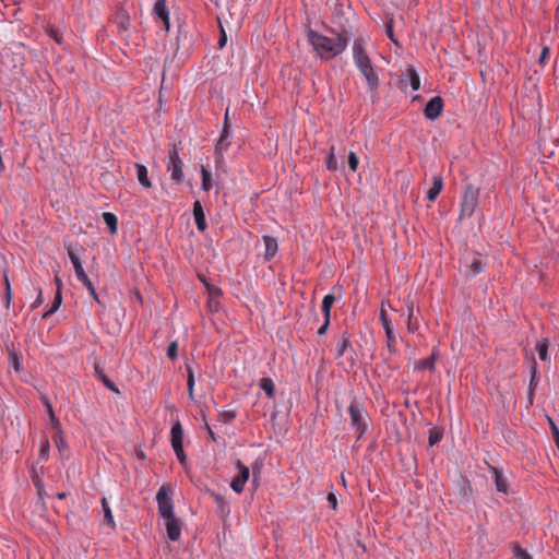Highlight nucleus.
Returning <instances> with one entry per match:
<instances>
[{
	"label": "nucleus",
	"mask_w": 559,
	"mask_h": 559,
	"mask_svg": "<svg viewBox=\"0 0 559 559\" xmlns=\"http://www.w3.org/2000/svg\"><path fill=\"white\" fill-rule=\"evenodd\" d=\"M329 32L333 36L323 35L312 28L307 31V39L316 51V55L321 60L325 61L332 60L342 55L349 43V36L346 29L336 32L331 28Z\"/></svg>",
	"instance_id": "f257e3e1"
},
{
	"label": "nucleus",
	"mask_w": 559,
	"mask_h": 559,
	"mask_svg": "<svg viewBox=\"0 0 559 559\" xmlns=\"http://www.w3.org/2000/svg\"><path fill=\"white\" fill-rule=\"evenodd\" d=\"M350 427L355 430L356 439L360 440L369 427V415L362 402L354 399L348 406Z\"/></svg>",
	"instance_id": "f03ea898"
},
{
	"label": "nucleus",
	"mask_w": 559,
	"mask_h": 559,
	"mask_svg": "<svg viewBox=\"0 0 559 559\" xmlns=\"http://www.w3.org/2000/svg\"><path fill=\"white\" fill-rule=\"evenodd\" d=\"M478 188L473 185H467L465 187L461 202L460 219L469 218L474 214L478 203Z\"/></svg>",
	"instance_id": "7ed1b4c3"
},
{
	"label": "nucleus",
	"mask_w": 559,
	"mask_h": 559,
	"mask_svg": "<svg viewBox=\"0 0 559 559\" xmlns=\"http://www.w3.org/2000/svg\"><path fill=\"white\" fill-rule=\"evenodd\" d=\"M171 448L181 465H186L187 455L183 451V429L179 421L173 424L170 429Z\"/></svg>",
	"instance_id": "20e7f679"
},
{
	"label": "nucleus",
	"mask_w": 559,
	"mask_h": 559,
	"mask_svg": "<svg viewBox=\"0 0 559 559\" xmlns=\"http://www.w3.org/2000/svg\"><path fill=\"white\" fill-rule=\"evenodd\" d=\"M485 264L480 255L467 253L462 258L461 271L467 277H474L484 271Z\"/></svg>",
	"instance_id": "39448f33"
},
{
	"label": "nucleus",
	"mask_w": 559,
	"mask_h": 559,
	"mask_svg": "<svg viewBox=\"0 0 559 559\" xmlns=\"http://www.w3.org/2000/svg\"><path fill=\"white\" fill-rule=\"evenodd\" d=\"M169 160L167 164V171L170 174V179L175 185H180L183 180V163L179 157L178 150L173 147L169 151Z\"/></svg>",
	"instance_id": "423d86ee"
},
{
	"label": "nucleus",
	"mask_w": 559,
	"mask_h": 559,
	"mask_svg": "<svg viewBox=\"0 0 559 559\" xmlns=\"http://www.w3.org/2000/svg\"><path fill=\"white\" fill-rule=\"evenodd\" d=\"M353 61L356 68L372 63L364 37H357L353 43Z\"/></svg>",
	"instance_id": "0eeeda50"
},
{
	"label": "nucleus",
	"mask_w": 559,
	"mask_h": 559,
	"mask_svg": "<svg viewBox=\"0 0 559 559\" xmlns=\"http://www.w3.org/2000/svg\"><path fill=\"white\" fill-rule=\"evenodd\" d=\"M156 501L158 506V512L163 519L175 516L173 499L168 496L164 486L158 489L156 493Z\"/></svg>",
	"instance_id": "6e6552de"
},
{
	"label": "nucleus",
	"mask_w": 559,
	"mask_h": 559,
	"mask_svg": "<svg viewBox=\"0 0 559 559\" xmlns=\"http://www.w3.org/2000/svg\"><path fill=\"white\" fill-rule=\"evenodd\" d=\"M236 467L238 468V475L233 477L230 481V488L237 492L241 493L243 491L245 485L250 477V469L248 466L242 464L240 460L236 461Z\"/></svg>",
	"instance_id": "1a4fd4ad"
},
{
	"label": "nucleus",
	"mask_w": 559,
	"mask_h": 559,
	"mask_svg": "<svg viewBox=\"0 0 559 559\" xmlns=\"http://www.w3.org/2000/svg\"><path fill=\"white\" fill-rule=\"evenodd\" d=\"M357 70L360 72V74L366 80L368 90L370 92H376L380 85V79H379L377 71L373 68V64L370 63L367 66H362L360 68H357Z\"/></svg>",
	"instance_id": "9d476101"
},
{
	"label": "nucleus",
	"mask_w": 559,
	"mask_h": 559,
	"mask_svg": "<svg viewBox=\"0 0 559 559\" xmlns=\"http://www.w3.org/2000/svg\"><path fill=\"white\" fill-rule=\"evenodd\" d=\"M443 109V99L440 96L432 97L425 106L424 114L429 120L437 119Z\"/></svg>",
	"instance_id": "9b49d317"
},
{
	"label": "nucleus",
	"mask_w": 559,
	"mask_h": 559,
	"mask_svg": "<svg viewBox=\"0 0 559 559\" xmlns=\"http://www.w3.org/2000/svg\"><path fill=\"white\" fill-rule=\"evenodd\" d=\"M153 13L156 19H158L163 25L165 31H169L170 22H169V12L166 7V0H156L153 9Z\"/></svg>",
	"instance_id": "f8f14e48"
},
{
	"label": "nucleus",
	"mask_w": 559,
	"mask_h": 559,
	"mask_svg": "<svg viewBox=\"0 0 559 559\" xmlns=\"http://www.w3.org/2000/svg\"><path fill=\"white\" fill-rule=\"evenodd\" d=\"M164 520L167 537L173 542L179 540L181 536V525L179 519L171 516Z\"/></svg>",
	"instance_id": "ddd939ff"
},
{
	"label": "nucleus",
	"mask_w": 559,
	"mask_h": 559,
	"mask_svg": "<svg viewBox=\"0 0 559 559\" xmlns=\"http://www.w3.org/2000/svg\"><path fill=\"white\" fill-rule=\"evenodd\" d=\"M67 252H68V257L73 265L78 281L80 282L82 280H85L87 277V274L84 271L81 258L70 246H67Z\"/></svg>",
	"instance_id": "4468645a"
},
{
	"label": "nucleus",
	"mask_w": 559,
	"mask_h": 559,
	"mask_svg": "<svg viewBox=\"0 0 559 559\" xmlns=\"http://www.w3.org/2000/svg\"><path fill=\"white\" fill-rule=\"evenodd\" d=\"M193 216L198 230L204 231L207 228L203 206L199 200L193 203Z\"/></svg>",
	"instance_id": "2eb2a0df"
},
{
	"label": "nucleus",
	"mask_w": 559,
	"mask_h": 559,
	"mask_svg": "<svg viewBox=\"0 0 559 559\" xmlns=\"http://www.w3.org/2000/svg\"><path fill=\"white\" fill-rule=\"evenodd\" d=\"M94 371L96 378L103 382V384L115 394H120L118 386L104 373L99 364H94Z\"/></svg>",
	"instance_id": "dca6fc26"
},
{
	"label": "nucleus",
	"mask_w": 559,
	"mask_h": 559,
	"mask_svg": "<svg viewBox=\"0 0 559 559\" xmlns=\"http://www.w3.org/2000/svg\"><path fill=\"white\" fill-rule=\"evenodd\" d=\"M263 242H264V247H265L264 259L266 261H271L274 258V255L276 254L277 249H278L277 240H276V238H274L272 236L264 235Z\"/></svg>",
	"instance_id": "f3484780"
},
{
	"label": "nucleus",
	"mask_w": 559,
	"mask_h": 559,
	"mask_svg": "<svg viewBox=\"0 0 559 559\" xmlns=\"http://www.w3.org/2000/svg\"><path fill=\"white\" fill-rule=\"evenodd\" d=\"M490 471L492 472L496 489L499 492L508 493L509 492V481L507 477L497 468L491 466Z\"/></svg>",
	"instance_id": "a211bd4d"
},
{
	"label": "nucleus",
	"mask_w": 559,
	"mask_h": 559,
	"mask_svg": "<svg viewBox=\"0 0 559 559\" xmlns=\"http://www.w3.org/2000/svg\"><path fill=\"white\" fill-rule=\"evenodd\" d=\"M229 146L230 140L218 138L214 150V158L216 164L223 163L224 154L227 152Z\"/></svg>",
	"instance_id": "6ab92c4d"
},
{
	"label": "nucleus",
	"mask_w": 559,
	"mask_h": 559,
	"mask_svg": "<svg viewBox=\"0 0 559 559\" xmlns=\"http://www.w3.org/2000/svg\"><path fill=\"white\" fill-rule=\"evenodd\" d=\"M443 188V179L439 175L432 177V186L427 191V199L435 201Z\"/></svg>",
	"instance_id": "aec40b11"
},
{
	"label": "nucleus",
	"mask_w": 559,
	"mask_h": 559,
	"mask_svg": "<svg viewBox=\"0 0 559 559\" xmlns=\"http://www.w3.org/2000/svg\"><path fill=\"white\" fill-rule=\"evenodd\" d=\"M56 283L58 285V288L56 292L55 299L51 304V307L44 312L43 318H48L49 316L53 314L59 309V307L62 302V295H61V288H60L61 281L58 276L56 277Z\"/></svg>",
	"instance_id": "412c9836"
},
{
	"label": "nucleus",
	"mask_w": 559,
	"mask_h": 559,
	"mask_svg": "<svg viewBox=\"0 0 559 559\" xmlns=\"http://www.w3.org/2000/svg\"><path fill=\"white\" fill-rule=\"evenodd\" d=\"M135 169H136V178H138L139 183L143 188L150 189L152 187V182L148 178V171H147L146 166H144L143 164H135Z\"/></svg>",
	"instance_id": "4be33fe9"
},
{
	"label": "nucleus",
	"mask_w": 559,
	"mask_h": 559,
	"mask_svg": "<svg viewBox=\"0 0 559 559\" xmlns=\"http://www.w3.org/2000/svg\"><path fill=\"white\" fill-rule=\"evenodd\" d=\"M438 357V350L433 349L431 355L427 358L420 359L415 364L416 370H433L435 369V361Z\"/></svg>",
	"instance_id": "5701e85b"
},
{
	"label": "nucleus",
	"mask_w": 559,
	"mask_h": 559,
	"mask_svg": "<svg viewBox=\"0 0 559 559\" xmlns=\"http://www.w3.org/2000/svg\"><path fill=\"white\" fill-rule=\"evenodd\" d=\"M349 348H352V343H350L348 334L345 332L341 335V337L338 338V341L336 343V347H335L336 357L344 356Z\"/></svg>",
	"instance_id": "b1692460"
},
{
	"label": "nucleus",
	"mask_w": 559,
	"mask_h": 559,
	"mask_svg": "<svg viewBox=\"0 0 559 559\" xmlns=\"http://www.w3.org/2000/svg\"><path fill=\"white\" fill-rule=\"evenodd\" d=\"M335 300H336V298L332 294L325 295L322 299L321 309H322L324 319H326V321H331V309H332Z\"/></svg>",
	"instance_id": "393cba45"
},
{
	"label": "nucleus",
	"mask_w": 559,
	"mask_h": 559,
	"mask_svg": "<svg viewBox=\"0 0 559 559\" xmlns=\"http://www.w3.org/2000/svg\"><path fill=\"white\" fill-rule=\"evenodd\" d=\"M405 76L408 79L412 90L417 91L420 87V79L416 71V69L413 66H408L405 71Z\"/></svg>",
	"instance_id": "a878e982"
},
{
	"label": "nucleus",
	"mask_w": 559,
	"mask_h": 559,
	"mask_svg": "<svg viewBox=\"0 0 559 559\" xmlns=\"http://www.w3.org/2000/svg\"><path fill=\"white\" fill-rule=\"evenodd\" d=\"M385 305H388L391 308L389 301H386V302L382 301L380 313H379V321L384 331L386 329H393V324H392L391 318L385 309Z\"/></svg>",
	"instance_id": "bb28decb"
},
{
	"label": "nucleus",
	"mask_w": 559,
	"mask_h": 559,
	"mask_svg": "<svg viewBox=\"0 0 559 559\" xmlns=\"http://www.w3.org/2000/svg\"><path fill=\"white\" fill-rule=\"evenodd\" d=\"M444 435V429L442 427H432L429 429V437H428V443L430 447L436 445L439 443Z\"/></svg>",
	"instance_id": "cd10ccee"
},
{
	"label": "nucleus",
	"mask_w": 559,
	"mask_h": 559,
	"mask_svg": "<svg viewBox=\"0 0 559 559\" xmlns=\"http://www.w3.org/2000/svg\"><path fill=\"white\" fill-rule=\"evenodd\" d=\"M103 219L107 227L109 228L110 234L115 235L118 230V218L114 213L104 212Z\"/></svg>",
	"instance_id": "c85d7f7f"
},
{
	"label": "nucleus",
	"mask_w": 559,
	"mask_h": 559,
	"mask_svg": "<svg viewBox=\"0 0 559 559\" xmlns=\"http://www.w3.org/2000/svg\"><path fill=\"white\" fill-rule=\"evenodd\" d=\"M186 370H187V386H188V394L191 401L194 400V385H195V378L194 372L190 365L186 364Z\"/></svg>",
	"instance_id": "c756f323"
},
{
	"label": "nucleus",
	"mask_w": 559,
	"mask_h": 559,
	"mask_svg": "<svg viewBox=\"0 0 559 559\" xmlns=\"http://www.w3.org/2000/svg\"><path fill=\"white\" fill-rule=\"evenodd\" d=\"M259 385H260V389L265 392V394H266V396L269 399H273L274 397L275 385H274V382H273V380L271 378H267V377L266 378H262L260 380Z\"/></svg>",
	"instance_id": "7c9ffc66"
},
{
	"label": "nucleus",
	"mask_w": 559,
	"mask_h": 559,
	"mask_svg": "<svg viewBox=\"0 0 559 559\" xmlns=\"http://www.w3.org/2000/svg\"><path fill=\"white\" fill-rule=\"evenodd\" d=\"M548 346H549V343H548V340L547 338H542L540 341H538L536 343V352L538 354V357L542 361H548L549 360V357H548Z\"/></svg>",
	"instance_id": "2f4dec72"
},
{
	"label": "nucleus",
	"mask_w": 559,
	"mask_h": 559,
	"mask_svg": "<svg viewBox=\"0 0 559 559\" xmlns=\"http://www.w3.org/2000/svg\"><path fill=\"white\" fill-rule=\"evenodd\" d=\"M102 508H103L104 519H105L106 524L109 525L111 528H115L116 523L114 520L111 509H110L109 503L106 498L102 499Z\"/></svg>",
	"instance_id": "473e14b6"
},
{
	"label": "nucleus",
	"mask_w": 559,
	"mask_h": 559,
	"mask_svg": "<svg viewBox=\"0 0 559 559\" xmlns=\"http://www.w3.org/2000/svg\"><path fill=\"white\" fill-rule=\"evenodd\" d=\"M511 551L515 559H533L527 550L521 547V545L518 543L511 544Z\"/></svg>",
	"instance_id": "72a5a7b5"
},
{
	"label": "nucleus",
	"mask_w": 559,
	"mask_h": 559,
	"mask_svg": "<svg viewBox=\"0 0 559 559\" xmlns=\"http://www.w3.org/2000/svg\"><path fill=\"white\" fill-rule=\"evenodd\" d=\"M408 314H407V330L411 333H415L418 330L417 319L414 314V306H407Z\"/></svg>",
	"instance_id": "f704fd0d"
},
{
	"label": "nucleus",
	"mask_w": 559,
	"mask_h": 559,
	"mask_svg": "<svg viewBox=\"0 0 559 559\" xmlns=\"http://www.w3.org/2000/svg\"><path fill=\"white\" fill-rule=\"evenodd\" d=\"M201 176H202V189L209 192L213 187V181L210 171L201 166Z\"/></svg>",
	"instance_id": "c9c22d12"
},
{
	"label": "nucleus",
	"mask_w": 559,
	"mask_h": 559,
	"mask_svg": "<svg viewBox=\"0 0 559 559\" xmlns=\"http://www.w3.org/2000/svg\"><path fill=\"white\" fill-rule=\"evenodd\" d=\"M49 450H50V445H49L48 439L41 440L40 447H39V453H38L39 461H41V462H47L48 461V459H49Z\"/></svg>",
	"instance_id": "e433bc0d"
},
{
	"label": "nucleus",
	"mask_w": 559,
	"mask_h": 559,
	"mask_svg": "<svg viewBox=\"0 0 559 559\" xmlns=\"http://www.w3.org/2000/svg\"><path fill=\"white\" fill-rule=\"evenodd\" d=\"M325 167L330 171H335L338 169V163L335 153L328 154L325 158Z\"/></svg>",
	"instance_id": "4c0bfd02"
},
{
	"label": "nucleus",
	"mask_w": 559,
	"mask_h": 559,
	"mask_svg": "<svg viewBox=\"0 0 559 559\" xmlns=\"http://www.w3.org/2000/svg\"><path fill=\"white\" fill-rule=\"evenodd\" d=\"M347 164H348L349 169L353 173L357 171L358 165H359V159L355 152H349L348 157H347Z\"/></svg>",
	"instance_id": "58836bf2"
},
{
	"label": "nucleus",
	"mask_w": 559,
	"mask_h": 559,
	"mask_svg": "<svg viewBox=\"0 0 559 559\" xmlns=\"http://www.w3.org/2000/svg\"><path fill=\"white\" fill-rule=\"evenodd\" d=\"M221 416V419L224 421V423H230L235 419L236 417V412L235 411H231V409H228V411H224L219 414Z\"/></svg>",
	"instance_id": "ea45409f"
},
{
	"label": "nucleus",
	"mask_w": 559,
	"mask_h": 559,
	"mask_svg": "<svg viewBox=\"0 0 559 559\" xmlns=\"http://www.w3.org/2000/svg\"><path fill=\"white\" fill-rule=\"evenodd\" d=\"M177 352H178V344H177V342H171L168 345V348H167V356L170 359H175L177 357Z\"/></svg>",
	"instance_id": "a19ab883"
},
{
	"label": "nucleus",
	"mask_w": 559,
	"mask_h": 559,
	"mask_svg": "<svg viewBox=\"0 0 559 559\" xmlns=\"http://www.w3.org/2000/svg\"><path fill=\"white\" fill-rule=\"evenodd\" d=\"M37 290V297L34 300V302L31 305V310H35L43 304V290L40 287L36 288Z\"/></svg>",
	"instance_id": "79ce46f5"
},
{
	"label": "nucleus",
	"mask_w": 559,
	"mask_h": 559,
	"mask_svg": "<svg viewBox=\"0 0 559 559\" xmlns=\"http://www.w3.org/2000/svg\"><path fill=\"white\" fill-rule=\"evenodd\" d=\"M260 474H261V466L258 465V464H254L252 466V484L257 486L258 484V479L260 477Z\"/></svg>",
	"instance_id": "37998d69"
},
{
	"label": "nucleus",
	"mask_w": 559,
	"mask_h": 559,
	"mask_svg": "<svg viewBox=\"0 0 559 559\" xmlns=\"http://www.w3.org/2000/svg\"><path fill=\"white\" fill-rule=\"evenodd\" d=\"M48 35H49L53 40H56L58 44H61V41H62V36L60 35V33H59V31H58V29L50 27V28L48 29Z\"/></svg>",
	"instance_id": "c03bdc74"
},
{
	"label": "nucleus",
	"mask_w": 559,
	"mask_h": 559,
	"mask_svg": "<svg viewBox=\"0 0 559 559\" xmlns=\"http://www.w3.org/2000/svg\"><path fill=\"white\" fill-rule=\"evenodd\" d=\"M219 138L230 140L231 130L229 123H224Z\"/></svg>",
	"instance_id": "a18cd8bd"
},
{
	"label": "nucleus",
	"mask_w": 559,
	"mask_h": 559,
	"mask_svg": "<svg viewBox=\"0 0 559 559\" xmlns=\"http://www.w3.org/2000/svg\"><path fill=\"white\" fill-rule=\"evenodd\" d=\"M2 301L3 306L8 309L12 301V289H5Z\"/></svg>",
	"instance_id": "49530a36"
},
{
	"label": "nucleus",
	"mask_w": 559,
	"mask_h": 559,
	"mask_svg": "<svg viewBox=\"0 0 559 559\" xmlns=\"http://www.w3.org/2000/svg\"><path fill=\"white\" fill-rule=\"evenodd\" d=\"M328 502H329V506H330L333 510H336V508H337V498H336L335 493L330 492V493L328 495Z\"/></svg>",
	"instance_id": "de8ad7c7"
},
{
	"label": "nucleus",
	"mask_w": 559,
	"mask_h": 559,
	"mask_svg": "<svg viewBox=\"0 0 559 559\" xmlns=\"http://www.w3.org/2000/svg\"><path fill=\"white\" fill-rule=\"evenodd\" d=\"M384 332H385V336H386L388 343H394L395 340H396L394 330L393 329H386Z\"/></svg>",
	"instance_id": "09e8293b"
},
{
	"label": "nucleus",
	"mask_w": 559,
	"mask_h": 559,
	"mask_svg": "<svg viewBox=\"0 0 559 559\" xmlns=\"http://www.w3.org/2000/svg\"><path fill=\"white\" fill-rule=\"evenodd\" d=\"M549 52H550V50H549V48H548V47H544V48L542 49V52H540V56H539V63H544V62H545V60H546V59L548 58V56H549Z\"/></svg>",
	"instance_id": "8fccbe9b"
},
{
	"label": "nucleus",
	"mask_w": 559,
	"mask_h": 559,
	"mask_svg": "<svg viewBox=\"0 0 559 559\" xmlns=\"http://www.w3.org/2000/svg\"><path fill=\"white\" fill-rule=\"evenodd\" d=\"M80 283H82L86 287L88 293L93 292V289L95 288L88 276L85 280L80 281Z\"/></svg>",
	"instance_id": "3c124183"
},
{
	"label": "nucleus",
	"mask_w": 559,
	"mask_h": 559,
	"mask_svg": "<svg viewBox=\"0 0 559 559\" xmlns=\"http://www.w3.org/2000/svg\"><path fill=\"white\" fill-rule=\"evenodd\" d=\"M329 325H330V321H326V319H324L323 324L318 329V334L319 335L325 334L326 331H328Z\"/></svg>",
	"instance_id": "603ef678"
},
{
	"label": "nucleus",
	"mask_w": 559,
	"mask_h": 559,
	"mask_svg": "<svg viewBox=\"0 0 559 559\" xmlns=\"http://www.w3.org/2000/svg\"><path fill=\"white\" fill-rule=\"evenodd\" d=\"M55 442H56V445L59 449V451H61L66 447V441L62 436H59L58 438H56Z\"/></svg>",
	"instance_id": "864d4df0"
},
{
	"label": "nucleus",
	"mask_w": 559,
	"mask_h": 559,
	"mask_svg": "<svg viewBox=\"0 0 559 559\" xmlns=\"http://www.w3.org/2000/svg\"><path fill=\"white\" fill-rule=\"evenodd\" d=\"M49 418H50V421H51V423H52V424H53L58 429H60V421H59V419L56 417L55 412H51V413L49 414Z\"/></svg>",
	"instance_id": "5fc2aeb1"
},
{
	"label": "nucleus",
	"mask_w": 559,
	"mask_h": 559,
	"mask_svg": "<svg viewBox=\"0 0 559 559\" xmlns=\"http://www.w3.org/2000/svg\"><path fill=\"white\" fill-rule=\"evenodd\" d=\"M385 33H386L388 37H390L394 43H396V40L393 38V25H392V23L386 25Z\"/></svg>",
	"instance_id": "6e6d98bb"
},
{
	"label": "nucleus",
	"mask_w": 559,
	"mask_h": 559,
	"mask_svg": "<svg viewBox=\"0 0 559 559\" xmlns=\"http://www.w3.org/2000/svg\"><path fill=\"white\" fill-rule=\"evenodd\" d=\"M552 431L555 436L556 445L559 450V429L552 424Z\"/></svg>",
	"instance_id": "4d7b16f0"
},
{
	"label": "nucleus",
	"mask_w": 559,
	"mask_h": 559,
	"mask_svg": "<svg viewBox=\"0 0 559 559\" xmlns=\"http://www.w3.org/2000/svg\"><path fill=\"white\" fill-rule=\"evenodd\" d=\"M215 502L217 503V506L219 508L223 509L225 501H224V498L221 495H215Z\"/></svg>",
	"instance_id": "13d9d810"
},
{
	"label": "nucleus",
	"mask_w": 559,
	"mask_h": 559,
	"mask_svg": "<svg viewBox=\"0 0 559 559\" xmlns=\"http://www.w3.org/2000/svg\"><path fill=\"white\" fill-rule=\"evenodd\" d=\"M3 282H4V290L11 289V284H10V281H9V277L7 274H4V276H3Z\"/></svg>",
	"instance_id": "bf43d9fd"
},
{
	"label": "nucleus",
	"mask_w": 559,
	"mask_h": 559,
	"mask_svg": "<svg viewBox=\"0 0 559 559\" xmlns=\"http://www.w3.org/2000/svg\"><path fill=\"white\" fill-rule=\"evenodd\" d=\"M226 40H227L226 35H225V33H223V36L219 38V41H218V47L223 48L226 44Z\"/></svg>",
	"instance_id": "052dcab7"
},
{
	"label": "nucleus",
	"mask_w": 559,
	"mask_h": 559,
	"mask_svg": "<svg viewBox=\"0 0 559 559\" xmlns=\"http://www.w3.org/2000/svg\"><path fill=\"white\" fill-rule=\"evenodd\" d=\"M90 295L93 297V299L97 302V304H100V300H99V297L95 290V288L93 289V292L90 293Z\"/></svg>",
	"instance_id": "680f3d73"
},
{
	"label": "nucleus",
	"mask_w": 559,
	"mask_h": 559,
	"mask_svg": "<svg viewBox=\"0 0 559 559\" xmlns=\"http://www.w3.org/2000/svg\"><path fill=\"white\" fill-rule=\"evenodd\" d=\"M34 485L38 488V495H41L40 481L39 479H34Z\"/></svg>",
	"instance_id": "e2e57ef3"
},
{
	"label": "nucleus",
	"mask_w": 559,
	"mask_h": 559,
	"mask_svg": "<svg viewBox=\"0 0 559 559\" xmlns=\"http://www.w3.org/2000/svg\"><path fill=\"white\" fill-rule=\"evenodd\" d=\"M41 402L45 405V407H48L49 405H51V403H50V401H49V399L47 396H44L41 399Z\"/></svg>",
	"instance_id": "0e129e2a"
},
{
	"label": "nucleus",
	"mask_w": 559,
	"mask_h": 559,
	"mask_svg": "<svg viewBox=\"0 0 559 559\" xmlns=\"http://www.w3.org/2000/svg\"><path fill=\"white\" fill-rule=\"evenodd\" d=\"M210 293H211V294H221V289H219V288H217V287H211V288H210Z\"/></svg>",
	"instance_id": "69168bd1"
},
{
	"label": "nucleus",
	"mask_w": 559,
	"mask_h": 559,
	"mask_svg": "<svg viewBox=\"0 0 559 559\" xmlns=\"http://www.w3.org/2000/svg\"><path fill=\"white\" fill-rule=\"evenodd\" d=\"M67 496H68V493H67V492H64V491L59 492V493L57 495L58 499H60V500L64 499Z\"/></svg>",
	"instance_id": "338daca9"
},
{
	"label": "nucleus",
	"mask_w": 559,
	"mask_h": 559,
	"mask_svg": "<svg viewBox=\"0 0 559 559\" xmlns=\"http://www.w3.org/2000/svg\"><path fill=\"white\" fill-rule=\"evenodd\" d=\"M19 367H20V364H19L17 357H14V368H15V370H19Z\"/></svg>",
	"instance_id": "774afa93"
}]
</instances>
